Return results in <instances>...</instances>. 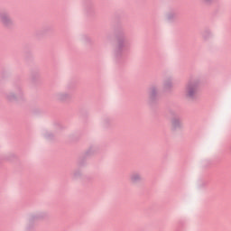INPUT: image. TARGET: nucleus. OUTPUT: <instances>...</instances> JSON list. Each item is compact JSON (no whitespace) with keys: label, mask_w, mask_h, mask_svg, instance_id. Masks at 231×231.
<instances>
[{"label":"nucleus","mask_w":231,"mask_h":231,"mask_svg":"<svg viewBox=\"0 0 231 231\" xmlns=\"http://www.w3.org/2000/svg\"><path fill=\"white\" fill-rule=\"evenodd\" d=\"M0 23H2L4 26H12V24H14V21L7 14H0Z\"/></svg>","instance_id":"f257e3e1"},{"label":"nucleus","mask_w":231,"mask_h":231,"mask_svg":"<svg viewBox=\"0 0 231 231\" xmlns=\"http://www.w3.org/2000/svg\"><path fill=\"white\" fill-rule=\"evenodd\" d=\"M196 91H197L196 86L190 85V84L188 85L185 90L186 97L188 98H194V97L196 96Z\"/></svg>","instance_id":"f03ea898"},{"label":"nucleus","mask_w":231,"mask_h":231,"mask_svg":"<svg viewBox=\"0 0 231 231\" xmlns=\"http://www.w3.org/2000/svg\"><path fill=\"white\" fill-rule=\"evenodd\" d=\"M130 180L132 183H137V181H140V180H142V176H140V174L138 173H134L131 175Z\"/></svg>","instance_id":"7ed1b4c3"}]
</instances>
